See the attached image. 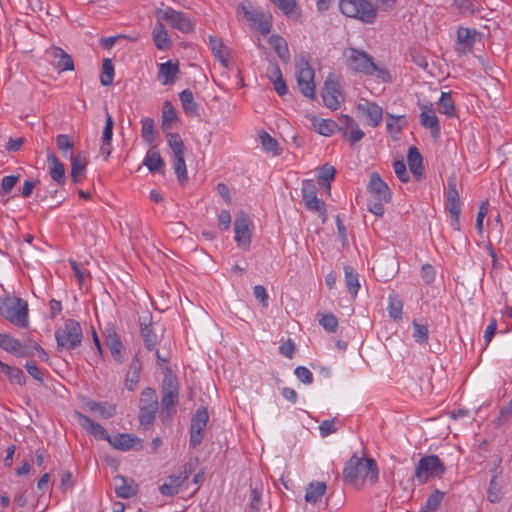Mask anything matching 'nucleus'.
I'll list each match as a JSON object with an SVG mask.
<instances>
[{
	"label": "nucleus",
	"mask_w": 512,
	"mask_h": 512,
	"mask_svg": "<svg viewBox=\"0 0 512 512\" xmlns=\"http://www.w3.org/2000/svg\"><path fill=\"white\" fill-rule=\"evenodd\" d=\"M343 479L357 488L362 486L365 480L375 483L378 480L376 461L372 458L363 459L353 455L344 466Z\"/></svg>",
	"instance_id": "nucleus-1"
},
{
	"label": "nucleus",
	"mask_w": 512,
	"mask_h": 512,
	"mask_svg": "<svg viewBox=\"0 0 512 512\" xmlns=\"http://www.w3.org/2000/svg\"><path fill=\"white\" fill-rule=\"evenodd\" d=\"M346 65L354 72L368 76H375L383 82L391 81L389 71L378 67L374 63L373 57L362 50L349 48L348 53L346 54Z\"/></svg>",
	"instance_id": "nucleus-2"
},
{
	"label": "nucleus",
	"mask_w": 512,
	"mask_h": 512,
	"mask_svg": "<svg viewBox=\"0 0 512 512\" xmlns=\"http://www.w3.org/2000/svg\"><path fill=\"white\" fill-rule=\"evenodd\" d=\"M340 12L365 24L375 23L378 6L371 0H339Z\"/></svg>",
	"instance_id": "nucleus-3"
},
{
	"label": "nucleus",
	"mask_w": 512,
	"mask_h": 512,
	"mask_svg": "<svg viewBox=\"0 0 512 512\" xmlns=\"http://www.w3.org/2000/svg\"><path fill=\"white\" fill-rule=\"evenodd\" d=\"M161 393V415L163 422H166L167 419L171 418L174 412V407L179 401L178 379L173 371L168 367L166 368V372L162 380Z\"/></svg>",
	"instance_id": "nucleus-4"
},
{
	"label": "nucleus",
	"mask_w": 512,
	"mask_h": 512,
	"mask_svg": "<svg viewBox=\"0 0 512 512\" xmlns=\"http://www.w3.org/2000/svg\"><path fill=\"white\" fill-rule=\"evenodd\" d=\"M0 315L11 324L26 328L29 325L27 301L17 297L0 299Z\"/></svg>",
	"instance_id": "nucleus-5"
},
{
	"label": "nucleus",
	"mask_w": 512,
	"mask_h": 512,
	"mask_svg": "<svg viewBox=\"0 0 512 512\" xmlns=\"http://www.w3.org/2000/svg\"><path fill=\"white\" fill-rule=\"evenodd\" d=\"M446 473L444 462L437 455H425L419 459L414 469V477L419 484L432 478H442Z\"/></svg>",
	"instance_id": "nucleus-6"
},
{
	"label": "nucleus",
	"mask_w": 512,
	"mask_h": 512,
	"mask_svg": "<svg viewBox=\"0 0 512 512\" xmlns=\"http://www.w3.org/2000/svg\"><path fill=\"white\" fill-rule=\"evenodd\" d=\"M315 72L310 65V56L302 53L296 59V79L300 92L307 98L315 97Z\"/></svg>",
	"instance_id": "nucleus-7"
},
{
	"label": "nucleus",
	"mask_w": 512,
	"mask_h": 512,
	"mask_svg": "<svg viewBox=\"0 0 512 512\" xmlns=\"http://www.w3.org/2000/svg\"><path fill=\"white\" fill-rule=\"evenodd\" d=\"M55 339L57 342V350L63 349L73 350L81 345L82 342V329L74 319H67L63 327L55 331Z\"/></svg>",
	"instance_id": "nucleus-8"
},
{
	"label": "nucleus",
	"mask_w": 512,
	"mask_h": 512,
	"mask_svg": "<svg viewBox=\"0 0 512 512\" xmlns=\"http://www.w3.org/2000/svg\"><path fill=\"white\" fill-rule=\"evenodd\" d=\"M167 142L173 152V166L180 183L187 181L188 174L184 159L185 147L178 133H167Z\"/></svg>",
	"instance_id": "nucleus-9"
},
{
	"label": "nucleus",
	"mask_w": 512,
	"mask_h": 512,
	"mask_svg": "<svg viewBox=\"0 0 512 512\" xmlns=\"http://www.w3.org/2000/svg\"><path fill=\"white\" fill-rule=\"evenodd\" d=\"M194 470L192 463H186L178 471L166 478V481L159 486L162 495L172 497L179 493L183 484L189 479Z\"/></svg>",
	"instance_id": "nucleus-10"
},
{
	"label": "nucleus",
	"mask_w": 512,
	"mask_h": 512,
	"mask_svg": "<svg viewBox=\"0 0 512 512\" xmlns=\"http://www.w3.org/2000/svg\"><path fill=\"white\" fill-rule=\"evenodd\" d=\"M160 13L161 15L158 17L161 20L167 21L172 28L181 31L182 33H190L193 31L194 24L184 13L172 8H167Z\"/></svg>",
	"instance_id": "nucleus-11"
},
{
	"label": "nucleus",
	"mask_w": 512,
	"mask_h": 512,
	"mask_svg": "<svg viewBox=\"0 0 512 512\" xmlns=\"http://www.w3.org/2000/svg\"><path fill=\"white\" fill-rule=\"evenodd\" d=\"M251 220L246 214L237 216L234 222L235 241L238 246L247 250L251 243Z\"/></svg>",
	"instance_id": "nucleus-12"
},
{
	"label": "nucleus",
	"mask_w": 512,
	"mask_h": 512,
	"mask_svg": "<svg viewBox=\"0 0 512 512\" xmlns=\"http://www.w3.org/2000/svg\"><path fill=\"white\" fill-rule=\"evenodd\" d=\"M323 102L326 107L336 110L344 101V96L337 81L327 80L322 91Z\"/></svg>",
	"instance_id": "nucleus-13"
},
{
	"label": "nucleus",
	"mask_w": 512,
	"mask_h": 512,
	"mask_svg": "<svg viewBox=\"0 0 512 512\" xmlns=\"http://www.w3.org/2000/svg\"><path fill=\"white\" fill-rule=\"evenodd\" d=\"M367 190L370 194V198L372 199H379L381 201L391 200L390 189L377 172H373L370 175Z\"/></svg>",
	"instance_id": "nucleus-14"
},
{
	"label": "nucleus",
	"mask_w": 512,
	"mask_h": 512,
	"mask_svg": "<svg viewBox=\"0 0 512 512\" xmlns=\"http://www.w3.org/2000/svg\"><path fill=\"white\" fill-rule=\"evenodd\" d=\"M422 108V112L419 115V122L423 127L430 129L432 137L437 139L440 135V124L435 110L432 104L424 105Z\"/></svg>",
	"instance_id": "nucleus-15"
},
{
	"label": "nucleus",
	"mask_w": 512,
	"mask_h": 512,
	"mask_svg": "<svg viewBox=\"0 0 512 512\" xmlns=\"http://www.w3.org/2000/svg\"><path fill=\"white\" fill-rule=\"evenodd\" d=\"M75 417L77 418L80 426L89 434L93 435L97 439L105 440L108 442L110 435L102 425L96 423L90 417L80 412H76Z\"/></svg>",
	"instance_id": "nucleus-16"
},
{
	"label": "nucleus",
	"mask_w": 512,
	"mask_h": 512,
	"mask_svg": "<svg viewBox=\"0 0 512 512\" xmlns=\"http://www.w3.org/2000/svg\"><path fill=\"white\" fill-rule=\"evenodd\" d=\"M138 487L133 480L118 475L115 477V493L119 498L129 499L137 494Z\"/></svg>",
	"instance_id": "nucleus-17"
},
{
	"label": "nucleus",
	"mask_w": 512,
	"mask_h": 512,
	"mask_svg": "<svg viewBox=\"0 0 512 512\" xmlns=\"http://www.w3.org/2000/svg\"><path fill=\"white\" fill-rule=\"evenodd\" d=\"M0 348L17 357H24L28 355L21 342L9 334L0 333Z\"/></svg>",
	"instance_id": "nucleus-18"
},
{
	"label": "nucleus",
	"mask_w": 512,
	"mask_h": 512,
	"mask_svg": "<svg viewBox=\"0 0 512 512\" xmlns=\"http://www.w3.org/2000/svg\"><path fill=\"white\" fill-rule=\"evenodd\" d=\"M47 163L51 178L58 184L63 185L66 181L64 165L52 152L47 153Z\"/></svg>",
	"instance_id": "nucleus-19"
},
{
	"label": "nucleus",
	"mask_w": 512,
	"mask_h": 512,
	"mask_svg": "<svg viewBox=\"0 0 512 512\" xmlns=\"http://www.w3.org/2000/svg\"><path fill=\"white\" fill-rule=\"evenodd\" d=\"M358 109L362 110L367 118V122L371 127H377L382 120L383 109L374 102L359 104Z\"/></svg>",
	"instance_id": "nucleus-20"
},
{
	"label": "nucleus",
	"mask_w": 512,
	"mask_h": 512,
	"mask_svg": "<svg viewBox=\"0 0 512 512\" xmlns=\"http://www.w3.org/2000/svg\"><path fill=\"white\" fill-rule=\"evenodd\" d=\"M153 41L158 50H168L171 46V40L169 35L161 22V19L158 17V21L152 31Z\"/></svg>",
	"instance_id": "nucleus-21"
},
{
	"label": "nucleus",
	"mask_w": 512,
	"mask_h": 512,
	"mask_svg": "<svg viewBox=\"0 0 512 512\" xmlns=\"http://www.w3.org/2000/svg\"><path fill=\"white\" fill-rule=\"evenodd\" d=\"M209 45L213 52V55L219 62L224 66L228 67L229 59H228V48L224 45L223 41L216 36H209Z\"/></svg>",
	"instance_id": "nucleus-22"
},
{
	"label": "nucleus",
	"mask_w": 512,
	"mask_h": 512,
	"mask_svg": "<svg viewBox=\"0 0 512 512\" xmlns=\"http://www.w3.org/2000/svg\"><path fill=\"white\" fill-rule=\"evenodd\" d=\"M178 73V63H172L171 61H167L165 63H161L159 66V80L163 85L173 84L176 80Z\"/></svg>",
	"instance_id": "nucleus-23"
},
{
	"label": "nucleus",
	"mask_w": 512,
	"mask_h": 512,
	"mask_svg": "<svg viewBox=\"0 0 512 512\" xmlns=\"http://www.w3.org/2000/svg\"><path fill=\"white\" fill-rule=\"evenodd\" d=\"M138 441V438L126 433H119L114 436H110L108 439V443L121 451H127L133 448L134 444Z\"/></svg>",
	"instance_id": "nucleus-24"
},
{
	"label": "nucleus",
	"mask_w": 512,
	"mask_h": 512,
	"mask_svg": "<svg viewBox=\"0 0 512 512\" xmlns=\"http://www.w3.org/2000/svg\"><path fill=\"white\" fill-rule=\"evenodd\" d=\"M179 99L184 112L189 116L199 115V105L194 100L193 93L190 89H185L179 93Z\"/></svg>",
	"instance_id": "nucleus-25"
},
{
	"label": "nucleus",
	"mask_w": 512,
	"mask_h": 512,
	"mask_svg": "<svg viewBox=\"0 0 512 512\" xmlns=\"http://www.w3.org/2000/svg\"><path fill=\"white\" fill-rule=\"evenodd\" d=\"M71 179L73 183L77 184L81 182V174L84 172L87 166V159L83 152L77 153L74 157H71Z\"/></svg>",
	"instance_id": "nucleus-26"
},
{
	"label": "nucleus",
	"mask_w": 512,
	"mask_h": 512,
	"mask_svg": "<svg viewBox=\"0 0 512 512\" xmlns=\"http://www.w3.org/2000/svg\"><path fill=\"white\" fill-rule=\"evenodd\" d=\"M407 161L409 169L415 177L423 174V157L415 146L408 149Z\"/></svg>",
	"instance_id": "nucleus-27"
},
{
	"label": "nucleus",
	"mask_w": 512,
	"mask_h": 512,
	"mask_svg": "<svg viewBox=\"0 0 512 512\" xmlns=\"http://www.w3.org/2000/svg\"><path fill=\"white\" fill-rule=\"evenodd\" d=\"M141 373V363L137 357L132 359L125 378V386L129 391H133L137 386Z\"/></svg>",
	"instance_id": "nucleus-28"
},
{
	"label": "nucleus",
	"mask_w": 512,
	"mask_h": 512,
	"mask_svg": "<svg viewBox=\"0 0 512 512\" xmlns=\"http://www.w3.org/2000/svg\"><path fill=\"white\" fill-rule=\"evenodd\" d=\"M0 373L6 375L11 384L22 386L26 383L24 372L18 367L10 366L3 362L0 366Z\"/></svg>",
	"instance_id": "nucleus-29"
},
{
	"label": "nucleus",
	"mask_w": 512,
	"mask_h": 512,
	"mask_svg": "<svg viewBox=\"0 0 512 512\" xmlns=\"http://www.w3.org/2000/svg\"><path fill=\"white\" fill-rule=\"evenodd\" d=\"M177 119V112L173 107L172 103L170 101H165L163 104L161 128L166 135L167 133H171V124L175 122Z\"/></svg>",
	"instance_id": "nucleus-30"
},
{
	"label": "nucleus",
	"mask_w": 512,
	"mask_h": 512,
	"mask_svg": "<svg viewBox=\"0 0 512 512\" xmlns=\"http://www.w3.org/2000/svg\"><path fill=\"white\" fill-rule=\"evenodd\" d=\"M52 56L54 59H57L56 67L60 71H73L74 70V62L72 57L67 54L64 50L58 47H54L52 49Z\"/></svg>",
	"instance_id": "nucleus-31"
},
{
	"label": "nucleus",
	"mask_w": 512,
	"mask_h": 512,
	"mask_svg": "<svg viewBox=\"0 0 512 512\" xmlns=\"http://www.w3.org/2000/svg\"><path fill=\"white\" fill-rule=\"evenodd\" d=\"M270 79L273 81L275 91L283 96L287 93V86L282 77V73L278 64L274 63L271 65L268 71Z\"/></svg>",
	"instance_id": "nucleus-32"
},
{
	"label": "nucleus",
	"mask_w": 512,
	"mask_h": 512,
	"mask_svg": "<svg viewBox=\"0 0 512 512\" xmlns=\"http://www.w3.org/2000/svg\"><path fill=\"white\" fill-rule=\"evenodd\" d=\"M344 273L347 290L351 296L355 298L360 288L358 273L354 270L353 267L348 265L344 267Z\"/></svg>",
	"instance_id": "nucleus-33"
},
{
	"label": "nucleus",
	"mask_w": 512,
	"mask_h": 512,
	"mask_svg": "<svg viewBox=\"0 0 512 512\" xmlns=\"http://www.w3.org/2000/svg\"><path fill=\"white\" fill-rule=\"evenodd\" d=\"M326 491V484L324 482H311L305 493V501L308 503H316L324 495Z\"/></svg>",
	"instance_id": "nucleus-34"
},
{
	"label": "nucleus",
	"mask_w": 512,
	"mask_h": 512,
	"mask_svg": "<svg viewBox=\"0 0 512 512\" xmlns=\"http://www.w3.org/2000/svg\"><path fill=\"white\" fill-rule=\"evenodd\" d=\"M269 44L273 47L278 57L283 61L290 58L289 48L286 40L279 35H272L269 38Z\"/></svg>",
	"instance_id": "nucleus-35"
},
{
	"label": "nucleus",
	"mask_w": 512,
	"mask_h": 512,
	"mask_svg": "<svg viewBox=\"0 0 512 512\" xmlns=\"http://www.w3.org/2000/svg\"><path fill=\"white\" fill-rule=\"evenodd\" d=\"M503 495V481L496 479V476H492L487 491V499L491 503H499L503 499Z\"/></svg>",
	"instance_id": "nucleus-36"
},
{
	"label": "nucleus",
	"mask_w": 512,
	"mask_h": 512,
	"mask_svg": "<svg viewBox=\"0 0 512 512\" xmlns=\"http://www.w3.org/2000/svg\"><path fill=\"white\" fill-rule=\"evenodd\" d=\"M140 326H141V336L143 338L145 347L149 351L154 350L158 343V337H157L156 333L153 331V329L151 327V323L147 324V323L141 321Z\"/></svg>",
	"instance_id": "nucleus-37"
},
{
	"label": "nucleus",
	"mask_w": 512,
	"mask_h": 512,
	"mask_svg": "<svg viewBox=\"0 0 512 512\" xmlns=\"http://www.w3.org/2000/svg\"><path fill=\"white\" fill-rule=\"evenodd\" d=\"M56 145L63 157H74V141L73 138L67 134H59L56 137Z\"/></svg>",
	"instance_id": "nucleus-38"
},
{
	"label": "nucleus",
	"mask_w": 512,
	"mask_h": 512,
	"mask_svg": "<svg viewBox=\"0 0 512 512\" xmlns=\"http://www.w3.org/2000/svg\"><path fill=\"white\" fill-rule=\"evenodd\" d=\"M444 498V492L435 489L426 499L419 512H436Z\"/></svg>",
	"instance_id": "nucleus-39"
},
{
	"label": "nucleus",
	"mask_w": 512,
	"mask_h": 512,
	"mask_svg": "<svg viewBox=\"0 0 512 512\" xmlns=\"http://www.w3.org/2000/svg\"><path fill=\"white\" fill-rule=\"evenodd\" d=\"M143 164L150 172H158L164 167V161L157 150H149Z\"/></svg>",
	"instance_id": "nucleus-40"
},
{
	"label": "nucleus",
	"mask_w": 512,
	"mask_h": 512,
	"mask_svg": "<svg viewBox=\"0 0 512 512\" xmlns=\"http://www.w3.org/2000/svg\"><path fill=\"white\" fill-rule=\"evenodd\" d=\"M209 420L207 408L200 406L191 419L190 428L204 431Z\"/></svg>",
	"instance_id": "nucleus-41"
},
{
	"label": "nucleus",
	"mask_w": 512,
	"mask_h": 512,
	"mask_svg": "<svg viewBox=\"0 0 512 512\" xmlns=\"http://www.w3.org/2000/svg\"><path fill=\"white\" fill-rule=\"evenodd\" d=\"M158 405H143L140 407L139 422L143 426H151L156 417Z\"/></svg>",
	"instance_id": "nucleus-42"
},
{
	"label": "nucleus",
	"mask_w": 512,
	"mask_h": 512,
	"mask_svg": "<svg viewBox=\"0 0 512 512\" xmlns=\"http://www.w3.org/2000/svg\"><path fill=\"white\" fill-rule=\"evenodd\" d=\"M388 313L390 318L395 321L402 319L403 302L397 295H389Z\"/></svg>",
	"instance_id": "nucleus-43"
},
{
	"label": "nucleus",
	"mask_w": 512,
	"mask_h": 512,
	"mask_svg": "<svg viewBox=\"0 0 512 512\" xmlns=\"http://www.w3.org/2000/svg\"><path fill=\"white\" fill-rule=\"evenodd\" d=\"M386 118L387 130L391 135L399 134L406 125V118L404 115L394 116L387 113Z\"/></svg>",
	"instance_id": "nucleus-44"
},
{
	"label": "nucleus",
	"mask_w": 512,
	"mask_h": 512,
	"mask_svg": "<svg viewBox=\"0 0 512 512\" xmlns=\"http://www.w3.org/2000/svg\"><path fill=\"white\" fill-rule=\"evenodd\" d=\"M141 135L145 142L151 144L155 139V123L150 117L142 118L141 120Z\"/></svg>",
	"instance_id": "nucleus-45"
},
{
	"label": "nucleus",
	"mask_w": 512,
	"mask_h": 512,
	"mask_svg": "<svg viewBox=\"0 0 512 512\" xmlns=\"http://www.w3.org/2000/svg\"><path fill=\"white\" fill-rule=\"evenodd\" d=\"M316 131L323 136H331L338 128V124L330 119H321L314 123Z\"/></svg>",
	"instance_id": "nucleus-46"
},
{
	"label": "nucleus",
	"mask_w": 512,
	"mask_h": 512,
	"mask_svg": "<svg viewBox=\"0 0 512 512\" xmlns=\"http://www.w3.org/2000/svg\"><path fill=\"white\" fill-rule=\"evenodd\" d=\"M86 406L90 411L98 412L103 418H111L115 414V407L112 405L89 401Z\"/></svg>",
	"instance_id": "nucleus-47"
},
{
	"label": "nucleus",
	"mask_w": 512,
	"mask_h": 512,
	"mask_svg": "<svg viewBox=\"0 0 512 512\" xmlns=\"http://www.w3.org/2000/svg\"><path fill=\"white\" fill-rule=\"evenodd\" d=\"M438 103H439V106L441 107V110H440L441 113H443L449 117H454L456 115V109L454 106V102H453L451 94L449 92H442Z\"/></svg>",
	"instance_id": "nucleus-48"
},
{
	"label": "nucleus",
	"mask_w": 512,
	"mask_h": 512,
	"mask_svg": "<svg viewBox=\"0 0 512 512\" xmlns=\"http://www.w3.org/2000/svg\"><path fill=\"white\" fill-rule=\"evenodd\" d=\"M446 208L449 211L451 217V225L452 227L459 231L461 228L460 225V215H461V205L459 201L446 202Z\"/></svg>",
	"instance_id": "nucleus-49"
},
{
	"label": "nucleus",
	"mask_w": 512,
	"mask_h": 512,
	"mask_svg": "<svg viewBox=\"0 0 512 512\" xmlns=\"http://www.w3.org/2000/svg\"><path fill=\"white\" fill-rule=\"evenodd\" d=\"M114 79V66L109 58H105L102 63V73L100 76V82L103 86H108L113 82Z\"/></svg>",
	"instance_id": "nucleus-50"
},
{
	"label": "nucleus",
	"mask_w": 512,
	"mask_h": 512,
	"mask_svg": "<svg viewBox=\"0 0 512 512\" xmlns=\"http://www.w3.org/2000/svg\"><path fill=\"white\" fill-rule=\"evenodd\" d=\"M475 31L468 28H459L457 31V41L466 49H471L474 44Z\"/></svg>",
	"instance_id": "nucleus-51"
},
{
	"label": "nucleus",
	"mask_w": 512,
	"mask_h": 512,
	"mask_svg": "<svg viewBox=\"0 0 512 512\" xmlns=\"http://www.w3.org/2000/svg\"><path fill=\"white\" fill-rule=\"evenodd\" d=\"M305 207L310 211L318 212L319 216L326 218L325 203L317 196L304 200Z\"/></svg>",
	"instance_id": "nucleus-52"
},
{
	"label": "nucleus",
	"mask_w": 512,
	"mask_h": 512,
	"mask_svg": "<svg viewBox=\"0 0 512 512\" xmlns=\"http://www.w3.org/2000/svg\"><path fill=\"white\" fill-rule=\"evenodd\" d=\"M261 144L266 152H271L273 155H279L278 142L271 137L267 132L262 131L260 134Z\"/></svg>",
	"instance_id": "nucleus-53"
},
{
	"label": "nucleus",
	"mask_w": 512,
	"mask_h": 512,
	"mask_svg": "<svg viewBox=\"0 0 512 512\" xmlns=\"http://www.w3.org/2000/svg\"><path fill=\"white\" fill-rule=\"evenodd\" d=\"M413 338L417 343H427L429 338L428 327L413 321Z\"/></svg>",
	"instance_id": "nucleus-54"
},
{
	"label": "nucleus",
	"mask_w": 512,
	"mask_h": 512,
	"mask_svg": "<svg viewBox=\"0 0 512 512\" xmlns=\"http://www.w3.org/2000/svg\"><path fill=\"white\" fill-rule=\"evenodd\" d=\"M107 345L108 348L114 357V359L118 362L121 361V350H122V343L119 339V337L114 333L113 336H109L107 339Z\"/></svg>",
	"instance_id": "nucleus-55"
},
{
	"label": "nucleus",
	"mask_w": 512,
	"mask_h": 512,
	"mask_svg": "<svg viewBox=\"0 0 512 512\" xmlns=\"http://www.w3.org/2000/svg\"><path fill=\"white\" fill-rule=\"evenodd\" d=\"M20 175L4 176L0 184V196L9 194L12 188L18 183Z\"/></svg>",
	"instance_id": "nucleus-56"
},
{
	"label": "nucleus",
	"mask_w": 512,
	"mask_h": 512,
	"mask_svg": "<svg viewBox=\"0 0 512 512\" xmlns=\"http://www.w3.org/2000/svg\"><path fill=\"white\" fill-rule=\"evenodd\" d=\"M319 324L329 333L335 332L338 327V319L332 313H327L321 316Z\"/></svg>",
	"instance_id": "nucleus-57"
},
{
	"label": "nucleus",
	"mask_w": 512,
	"mask_h": 512,
	"mask_svg": "<svg viewBox=\"0 0 512 512\" xmlns=\"http://www.w3.org/2000/svg\"><path fill=\"white\" fill-rule=\"evenodd\" d=\"M456 177L451 176L447 180L446 202L459 201V194L456 187Z\"/></svg>",
	"instance_id": "nucleus-58"
},
{
	"label": "nucleus",
	"mask_w": 512,
	"mask_h": 512,
	"mask_svg": "<svg viewBox=\"0 0 512 512\" xmlns=\"http://www.w3.org/2000/svg\"><path fill=\"white\" fill-rule=\"evenodd\" d=\"M336 170L335 168L330 164H324L319 172V179L321 181H325L327 183V188L330 189V182L335 177Z\"/></svg>",
	"instance_id": "nucleus-59"
},
{
	"label": "nucleus",
	"mask_w": 512,
	"mask_h": 512,
	"mask_svg": "<svg viewBox=\"0 0 512 512\" xmlns=\"http://www.w3.org/2000/svg\"><path fill=\"white\" fill-rule=\"evenodd\" d=\"M302 198L303 201L317 196V188L313 180L306 179L302 182Z\"/></svg>",
	"instance_id": "nucleus-60"
},
{
	"label": "nucleus",
	"mask_w": 512,
	"mask_h": 512,
	"mask_svg": "<svg viewBox=\"0 0 512 512\" xmlns=\"http://www.w3.org/2000/svg\"><path fill=\"white\" fill-rule=\"evenodd\" d=\"M69 263H70L71 268L75 274L78 284L80 286L84 285L86 276L88 275V272L86 271V269H84L82 265L78 264L74 260H70Z\"/></svg>",
	"instance_id": "nucleus-61"
},
{
	"label": "nucleus",
	"mask_w": 512,
	"mask_h": 512,
	"mask_svg": "<svg viewBox=\"0 0 512 512\" xmlns=\"http://www.w3.org/2000/svg\"><path fill=\"white\" fill-rule=\"evenodd\" d=\"M277 6L285 15H290L296 7L295 0H270Z\"/></svg>",
	"instance_id": "nucleus-62"
},
{
	"label": "nucleus",
	"mask_w": 512,
	"mask_h": 512,
	"mask_svg": "<svg viewBox=\"0 0 512 512\" xmlns=\"http://www.w3.org/2000/svg\"><path fill=\"white\" fill-rule=\"evenodd\" d=\"M393 169H394L396 176L398 177V179L401 182L406 183L409 181V175H408L404 161H402V160L395 161L393 163Z\"/></svg>",
	"instance_id": "nucleus-63"
},
{
	"label": "nucleus",
	"mask_w": 512,
	"mask_h": 512,
	"mask_svg": "<svg viewBox=\"0 0 512 512\" xmlns=\"http://www.w3.org/2000/svg\"><path fill=\"white\" fill-rule=\"evenodd\" d=\"M294 373L296 377L304 384H311L313 382L312 372L304 366L296 367Z\"/></svg>",
	"instance_id": "nucleus-64"
}]
</instances>
